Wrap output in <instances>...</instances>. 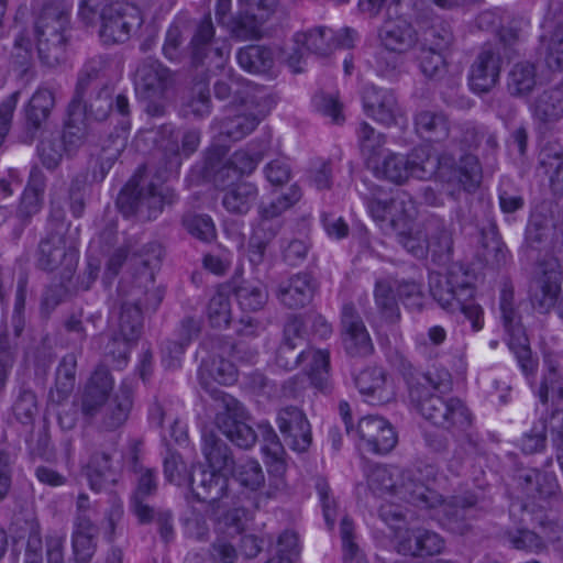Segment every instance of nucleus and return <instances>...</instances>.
<instances>
[{
  "mask_svg": "<svg viewBox=\"0 0 563 563\" xmlns=\"http://www.w3.org/2000/svg\"><path fill=\"white\" fill-rule=\"evenodd\" d=\"M162 247L151 242L130 257L131 278L120 283L119 292L124 297L119 318L118 333L128 340H139L143 327V310L155 311L164 291L155 287V269L159 266Z\"/></svg>",
  "mask_w": 563,
  "mask_h": 563,
  "instance_id": "1",
  "label": "nucleus"
},
{
  "mask_svg": "<svg viewBox=\"0 0 563 563\" xmlns=\"http://www.w3.org/2000/svg\"><path fill=\"white\" fill-rule=\"evenodd\" d=\"M423 383H416L409 387V399L418 412L435 427L449 430L452 428L465 429L472 422V413L466 405L456 397L444 398L431 393H446L452 388V377L445 368L428 371Z\"/></svg>",
  "mask_w": 563,
  "mask_h": 563,
  "instance_id": "2",
  "label": "nucleus"
},
{
  "mask_svg": "<svg viewBox=\"0 0 563 563\" xmlns=\"http://www.w3.org/2000/svg\"><path fill=\"white\" fill-rule=\"evenodd\" d=\"M213 411L217 428L232 443L245 450L255 444L258 433L244 421V408L233 396L213 388ZM257 428L264 454L275 462L282 461L285 450L273 427L268 422H261Z\"/></svg>",
  "mask_w": 563,
  "mask_h": 563,
  "instance_id": "3",
  "label": "nucleus"
},
{
  "mask_svg": "<svg viewBox=\"0 0 563 563\" xmlns=\"http://www.w3.org/2000/svg\"><path fill=\"white\" fill-rule=\"evenodd\" d=\"M233 479L251 492L265 484L263 468L256 460L245 459L236 464L232 450L213 438V486L219 487V499H229L227 504L235 505L239 497L231 488Z\"/></svg>",
  "mask_w": 563,
  "mask_h": 563,
  "instance_id": "4",
  "label": "nucleus"
},
{
  "mask_svg": "<svg viewBox=\"0 0 563 563\" xmlns=\"http://www.w3.org/2000/svg\"><path fill=\"white\" fill-rule=\"evenodd\" d=\"M372 168L377 178L399 186L410 178L430 179L437 172L440 177H446L445 158L433 157L430 148L423 145L413 147L406 155L389 153L382 162H375Z\"/></svg>",
  "mask_w": 563,
  "mask_h": 563,
  "instance_id": "5",
  "label": "nucleus"
},
{
  "mask_svg": "<svg viewBox=\"0 0 563 563\" xmlns=\"http://www.w3.org/2000/svg\"><path fill=\"white\" fill-rule=\"evenodd\" d=\"M210 52L211 15L207 13L188 45L189 64L195 71L188 109L196 117H207L210 113L209 68L206 67Z\"/></svg>",
  "mask_w": 563,
  "mask_h": 563,
  "instance_id": "6",
  "label": "nucleus"
},
{
  "mask_svg": "<svg viewBox=\"0 0 563 563\" xmlns=\"http://www.w3.org/2000/svg\"><path fill=\"white\" fill-rule=\"evenodd\" d=\"M69 22V7L60 0L46 2L34 25L38 56L54 66L64 58L65 31Z\"/></svg>",
  "mask_w": 563,
  "mask_h": 563,
  "instance_id": "7",
  "label": "nucleus"
},
{
  "mask_svg": "<svg viewBox=\"0 0 563 563\" xmlns=\"http://www.w3.org/2000/svg\"><path fill=\"white\" fill-rule=\"evenodd\" d=\"M142 169L121 189L117 205L126 218L137 216L143 219H155L162 212L164 205H170L174 194L168 188L156 187L153 184L143 185Z\"/></svg>",
  "mask_w": 563,
  "mask_h": 563,
  "instance_id": "8",
  "label": "nucleus"
},
{
  "mask_svg": "<svg viewBox=\"0 0 563 563\" xmlns=\"http://www.w3.org/2000/svg\"><path fill=\"white\" fill-rule=\"evenodd\" d=\"M173 84V73L157 59L146 58L135 70V92L146 102L145 110L150 115L159 117L164 113L166 91Z\"/></svg>",
  "mask_w": 563,
  "mask_h": 563,
  "instance_id": "9",
  "label": "nucleus"
},
{
  "mask_svg": "<svg viewBox=\"0 0 563 563\" xmlns=\"http://www.w3.org/2000/svg\"><path fill=\"white\" fill-rule=\"evenodd\" d=\"M234 294L240 307L245 311H258L267 302L268 294L261 283H243L238 285L233 279L218 286L213 295V329L225 328L231 322V300Z\"/></svg>",
  "mask_w": 563,
  "mask_h": 563,
  "instance_id": "10",
  "label": "nucleus"
},
{
  "mask_svg": "<svg viewBox=\"0 0 563 563\" xmlns=\"http://www.w3.org/2000/svg\"><path fill=\"white\" fill-rule=\"evenodd\" d=\"M499 309L505 331L509 336V349L515 353L523 374L527 377H533L538 362L531 356L529 340L521 322V316L514 303V290L507 285L500 291Z\"/></svg>",
  "mask_w": 563,
  "mask_h": 563,
  "instance_id": "11",
  "label": "nucleus"
},
{
  "mask_svg": "<svg viewBox=\"0 0 563 563\" xmlns=\"http://www.w3.org/2000/svg\"><path fill=\"white\" fill-rule=\"evenodd\" d=\"M113 87L104 84L99 88H90L84 96V101L77 115L85 114L96 121H103L108 118L115 119L120 130L124 133L130 129V104L124 95H118L113 102Z\"/></svg>",
  "mask_w": 563,
  "mask_h": 563,
  "instance_id": "12",
  "label": "nucleus"
},
{
  "mask_svg": "<svg viewBox=\"0 0 563 563\" xmlns=\"http://www.w3.org/2000/svg\"><path fill=\"white\" fill-rule=\"evenodd\" d=\"M99 37L106 45L125 43L143 24L137 7L128 2H111L100 12Z\"/></svg>",
  "mask_w": 563,
  "mask_h": 563,
  "instance_id": "13",
  "label": "nucleus"
},
{
  "mask_svg": "<svg viewBox=\"0 0 563 563\" xmlns=\"http://www.w3.org/2000/svg\"><path fill=\"white\" fill-rule=\"evenodd\" d=\"M311 358L308 376L313 387L322 393H330V353L327 350L306 351L282 342L276 351V364L286 371L295 369L303 360Z\"/></svg>",
  "mask_w": 563,
  "mask_h": 563,
  "instance_id": "14",
  "label": "nucleus"
},
{
  "mask_svg": "<svg viewBox=\"0 0 563 563\" xmlns=\"http://www.w3.org/2000/svg\"><path fill=\"white\" fill-rule=\"evenodd\" d=\"M562 279L563 272L556 258L548 257L538 263L530 285V300L540 313H548L555 307Z\"/></svg>",
  "mask_w": 563,
  "mask_h": 563,
  "instance_id": "15",
  "label": "nucleus"
},
{
  "mask_svg": "<svg viewBox=\"0 0 563 563\" xmlns=\"http://www.w3.org/2000/svg\"><path fill=\"white\" fill-rule=\"evenodd\" d=\"M198 424L201 431L202 439V454L206 463H197L192 465V470L189 473L187 485L190 488V495L188 500L190 503L197 501L206 506V511L209 510L210 500V488H211V427L210 419L206 408L203 412L198 411Z\"/></svg>",
  "mask_w": 563,
  "mask_h": 563,
  "instance_id": "16",
  "label": "nucleus"
},
{
  "mask_svg": "<svg viewBox=\"0 0 563 563\" xmlns=\"http://www.w3.org/2000/svg\"><path fill=\"white\" fill-rule=\"evenodd\" d=\"M120 62L110 55H98L90 58L79 71L75 95L70 101V111L75 112L81 107L84 96L90 88H99L120 75Z\"/></svg>",
  "mask_w": 563,
  "mask_h": 563,
  "instance_id": "17",
  "label": "nucleus"
},
{
  "mask_svg": "<svg viewBox=\"0 0 563 563\" xmlns=\"http://www.w3.org/2000/svg\"><path fill=\"white\" fill-rule=\"evenodd\" d=\"M341 338L344 351L352 357L372 354L374 345L354 303L346 302L341 310Z\"/></svg>",
  "mask_w": 563,
  "mask_h": 563,
  "instance_id": "18",
  "label": "nucleus"
},
{
  "mask_svg": "<svg viewBox=\"0 0 563 563\" xmlns=\"http://www.w3.org/2000/svg\"><path fill=\"white\" fill-rule=\"evenodd\" d=\"M38 266L45 271L63 267L64 276H70L78 263V251L67 244L62 233H51L38 246Z\"/></svg>",
  "mask_w": 563,
  "mask_h": 563,
  "instance_id": "19",
  "label": "nucleus"
},
{
  "mask_svg": "<svg viewBox=\"0 0 563 563\" xmlns=\"http://www.w3.org/2000/svg\"><path fill=\"white\" fill-rule=\"evenodd\" d=\"M277 426L286 444L296 452H306L312 442L310 423L297 407L282 408L277 413Z\"/></svg>",
  "mask_w": 563,
  "mask_h": 563,
  "instance_id": "20",
  "label": "nucleus"
},
{
  "mask_svg": "<svg viewBox=\"0 0 563 563\" xmlns=\"http://www.w3.org/2000/svg\"><path fill=\"white\" fill-rule=\"evenodd\" d=\"M362 99L366 114L386 126L396 124L402 115L397 97L390 89L368 85L363 90Z\"/></svg>",
  "mask_w": 563,
  "mask_h": 563,
  "instance_id": "21",
  "label": "nucleus"
},
{
  "mask_svg": "<svg viewBox=\"0 0 563 563\" xmlns=\"http://www.w3.org/2000/svg\"><path fill=\"white\" fill-rule=\"evenodd\" d=\"M478 498L473 493L452 496L438 506L442 511V525L453 533L463 536L471 529L470 521L475 517Z\"/></svg>",
  "mask_w": 563,
  "mask_h": 563,
  "instance_id": "22",
  "label": "nucleus"
},
{
  "mask_svg": "<svg viewBox=\"0 0 563 563\" xmlns=\"http://www.w3.org/2000/svg\"><path fill=\"white\" fill-rule=\"evenodd\" d=\"M516 479L528 498L560 505L562 494L554 474L542 473L537 468H522L518 471Z\"/></svg>",
  "mask_w": 563,
  "mask_h": 563,
  "instance_id": "23",
  "label": "nucleus"
},
{
  "mask_svg": "<svg viewBox=\"0 0 563 563\" xmlns=\"http://www.w3.org/2000/svg\"><path fill=\"white\" fill-rule=\"evenodd\" d=\"M356 432L365 442L367 450L376 454H386L397 444V433L383 417L368 415L357 424Z\"/></svg>",
  "mask_w": 563,
  "mask_h": 563,
  "instance_id": "24",
  "label": "nucleus"
},
{
  "mask_svg": "<svg viewBox=\"0 0 563 563\" xmlns=\"http://www.w3.org/2000/svg\"><path fill=\"white\" fill-rule=\"evenodd\" d=\"M501 67V57L498 51L490 46H484L474 59L468 84L476 93H486L498 82Z\"/></svg>",
  "mask_w": 563,
  "mask_h": 563,
  "instance_id": "25",
  "label": "nucleus"
},
{
  "mask_svg": "<svg viewBox=\"0 0 563 563\" xmlns=\"http://www.w3.org/2000/svg\"><path fill=\"white\" fill-rule=\"evenodd\" d=\"M57 86L53 82H42L33 92L24 107L26 130L32 137L49 119L56 104Z\"/></svg>",
  "mask_w": 563,
  "mask_h": 563,
  "instance_id": "26",
  "label": "nucleus"
},
{
  "mask_svg": "<svg viewBox=\"0 0 563 563\" xmlns=\"http://www.w3.org/2000/svg\"><path fill=\"white\" fill-rule=\"evenodd\" d=\"M318 289V283L309 273L302 272L282 282L276 290L279 302L288 309H301L308 306Z\"/></svg>",
  "mask_w": 563,
  "mask_h": 563,
  "instance_id": "27",
  "label": "nucleus"
},
{
  "mask_svg": "<svg viewBox=\"0 0 563 563\" xmlns=\"http://www.w3.org/2000/svg\"><path fill=\"white\" fill-rule=\"evenodd\" d=\"M354 383L369 405H384L394 399L393 385L387 383L386 374L379 367H368L361 371L355 376Z\"/></svg>",
  "mask_w": 563,
  "mask_h": 563,
  "instance_id": "28",
  "label": "nucleus"
},
{
  "mask_svg": "<svg viewBox=\"0 0 563 563\" xmlns=\"http://www.w3.org/2000/svg\"><path fill=\"white\" fill-rule=\"evenodd\" d=\"M113 388L109 369L98 366L92 373L81 398V411L85 417H95L106 404Z\"/></svg>",
  "mask_w": 563,
  "mask_h": 563,
  "instance_id": "29",
  "label": "nucleus"
},
{
  "mask_svg": "<svg viewBox=\"0 0 563 563\" xmlns=\"http://www.w3.org/2000/svg\"><path fill=\"white\" fill-rule=\"evenodd\" d=\"M379 44L390 51L407 54L418 43L413 25L402 19L385 22L378 31Z\"/></svg>",
  "mask_w": 563,
  "mask_h": 563,
  "instance_id": "30",
  "label": "nucleus"
},
{
  "mask_svg": "<svg viewBox=\"0 0 563 563\" xmlns=\"http://www.w3.org/2000/svg\"><path fill=\"white\" fill-rule=\"evenodd\" d=\"M395 496L419 508H434L441 495L426 486L411 471H402Z\"/></svg>",
  "mask_w": 563,
  "mask_h": 563,
  "instance_id": "31",
  "label": "nucleus"
},
{
  "mask_svg": "<svg viewBox=\"0 0 563 563\" xmlns=\"http://www.w3.org/2000/svg\"><path fill=\"white\" fill-rule=\"evenodd\" d=\"M279 47L251 44L239 49L236 59L241 68L254 75H272Z\"/></svg>",
  "mask_w": 563,
  "mask_h": 563,
  "instance_id": "32",
  "label": "nucleus"
},
{
  "mask_svg": "<svg viewBox=\"0 0 563 563\" xmlns=\"http://www.w3.org/2000/svg\"><path fill=\"white\" fill-rule=\"evenodd\" d=\"M537 169L549 176L555 192H563V145L559 141L541 142Z\"/></svg>",
  "mask_w": 563,
  "mask_h": 563,
  "instance_id": "33",
  "label": "nucleus"
},
{
  "mask_svg": "<svg viewBox=\"0 0 563 563\" xmlns=\"http://www.w3.org/2000/svg\"><path fill=\"white\" fill-rule=\"evenodd\" d=\"M45 187L46 177L43 170L37 165L32 166L27 185L16 208V217L23 225L26 224L30 218L40 212Z\"/></svg>",
  "mask_w": 563,
  "mask_h": 563,
  "instance_id": "34",
  "label": "nucleus"
},
{
  "mask_svg": "<svg viewBox=\"0 0 563 563\" xmlns=\"http://www.w3.org/2000/svg\"><path fill=\"white\" fill-rule=\"evenodd\" d=\"M238 107L261 123L274 107V100L263 86L245 80L242 89H235Z\"/></svg>",
  "mask_w": 563,
  "mask_h": 563,
  "instance_id": "35",
  "label": "nucleus"
},
{
  "mask_svg": "<svg viewBox=\"0 0 563 563\" xmlns=\"http://www.w3.org/2000/svg\"><path fill=\"white\" fill-rule=\"evenodd\" d=\"M98 527L91 519L75 518L71 531V548L75 560L88 563L97 550Z\"/></svg>",
  "mask_w": 563,
  "mask_h": 563,
  "instance_id": "36",
  "label": "nucleus"
},
{
  "mask_svg": "<svg viewBox=\"0 0 563 563\" xmlns=\"http://www.w3.org/2000/svg\"><path fill=\"white\" fill-rule=\"evenodd\" d=\"M217 20L219 25L225 27L231 36L238 40L252 41L264 36L263 25L265 23L250 10L238 15L221 13L217 15Z\"/></svg>",
  "mask_w": 563,
  "mask_h": 563,
  "instance_id": "37",
  "label": "nucleus"
},
{
  "mask_svg": "<svg viewBox=\"0 0 563 563\" xmlns=\"http://www.w3.org/2000/svg\"><path fill=\"white\" fill-rule=\"evenodd\" d=\"M543 362L547 371L534 394L542 405H547L551 400L552 405L556 407L555 410L559 411L563 401V376L558 371L559 362L551 353L544 355Z\"/></svg>",
  "mask_w": 563,
  "mask_h": 563,
  "instance_id": "38",
  "label": "nucleus"
},
{
  "mask_svg": "<svg viewBox=\"0 0 563 563\" xmlns=\"http://www.w3.org/2000/svg\"><path fill=\"white\" fill-rule=\"evenodd\" d=\"M415 130L420 137L440 143L449 137L451 123L443 111L422 110L415 115Z\"/></svg>",
  "mask_w": 563,
  "mask_h": 563,
  "instance_id": "39",
  "label": "nucleus"
},
{
  "mask_svg": "<svg viewBox=\"0 0 563 563\" xmlns=\"http://www.w3.org/2000/svg\"><path fill=\"white\" fill-rule=\"evenodd\" d=\"M219 365L217 366L213 380L222 385H231L236 379V367L234 361H243L242 346L236 343L232 338H218Z\"/></svg>",
  "mask_w": 563,
  "mask_h": 563,
  "instance_id": "40",
  "label": "nucleus"
},
{
  "mask_svg": "<svg viewBox=\"0 0 563 563\" xmlns=\"http://www.w3.org/2000/svg\"><path fill=\"white\" fill-rule=\"evenodd\" d=\"M427 240L429 242V252L438 263H445L450 260L453 252L452 231L445 222L439 218H430L426 221Z\"/></svg>",
  "mask_w": 563,
  "mask_h": 563,
  "instance_id": "41",
  "label": "nucleus"
},
{
  "mask_svg": "<svg viewBox=\"0 0 563 563\" xmlns=\"http://www.w3.org/2000/svg\"><path fill=\"white\" fill-rule=\"evenodd\" d=\"M258 124L255 118L235 106L230 114L219 120L217 129L220 137L236 142L252 133Z\"/></svg>",
  "mask_w": 563,
  "mask_h": 563,
  "instance_id": "42",
  "label": "nucleus"
},
{
  "mask_svg": "<svg viewBox=\"0 0 563 563\" xmlns=\"http://www.w3.org/2000/svg\"><path fill=\"white\" fill-rule=\"evenodd\" d=\"M162 135H168V139L163 140L159 144L162 166L157 170V178L166 181L178 175L181 157L178 144L179 134L172 126L165 125L162 129Z\"/></svg>",
  "mask_w": 563,
  "mask_h": 563,
  "instance_id": "43",
  "label": "nucleus"
},
{
  "mask_svg": "<svg viewBox=\"0 0 563 563\" xmlns=\"http://www.w3.org/2000/svg\"><path fill=\"white\" fill-rule=\"evenodd\" d=\"M294 43L318 56H328L335 48L334 31L327 26H317L306 32H296Z\"/></svg>",
  "mask_w": 563,
  "mask_h": 563,
  "instance_id": "44",
  "label": "nucleus"
},
{
  "mask_svg": "<svg viewBox=\"0 0 563 563\" xmlns=\"http://www.w3.org/2000/svg\"><path fill=\"white\" fill-rule=\"evenodd\" d=\"M217 499V510L213 512V515H217V532L224 534V538H238L244 529V509L238 507V503L235 505L227 504L230 501L229 499H219V496Z\"/></svg>",
  "mask_w": 563,
  "mask_h": 563,
  "instance_id": "45",
  "label": "nucleus"
},
{
  "mask_svg": "<svg viewBox=\"0 0 563 563\" xmlns=\"http://www.w3.org/2000/svg\"><path fill=\"white\" fill-rule=\"evenodd\" d=\"M537 86V67L530 62L516 63L507 76V90L510 96L528 97Z\"/></svg>",
  "mask_w": 563,
  "mask_h": 563,
  "instance_id": "46",
  "label": "nucleus"
},
{
  "mask_svg": "<svg viewBox=\"0 0 563 563\" xmlns=\"http://www.w3.org/2000/svg\"><path fill=\"white\" fill-rule=\"evenodd\" d=\"M131 407L132 387L123 382L113 400L106 408L102 419L103 428L109 431L120 428L126 421Z\"/></svg>",
  "mask_w": 563,
  "mask_h": 563,
  "instance_id": "47",
  "label": "nucleus"
},
{
  "mask_svg": "<svg viewBox=\"0 0 563 563\" xmlns=\"http://www.w3.org/2000/svg\"><path fill=\"white\" fill-rule=\"evenodd\" d=\"M258 197L257 187L252 183H240L228 188L222 197V206L230 213L246 214Z\"/></svg>",
  "mask_w": 563,
  "mask_h": 563,
  "instance_id": "48",
  "label": "nucleus"
},
{
  "mask_svg": "<svg viewBox=\"0 0 563 563\" xmlns=\"http://www.w3.org/2000/svg\"><path fill=\"white\" fill-rule=\"evenodd\" d=\"M482 177V167L478 158L475 155L465 154L452 167L451 175L446 179L448 181L460 184L466 192L471 194L479 187Z\"/></svg>",
  "mask_w": 563,
  "mask_h": 563,
  "instance_id": "49",
  "label": "nucleus"
},
{
  "mask_svg": "<svg viewBox=\"0 0 563 563\" xmlns=\"http://www.w3.org/2000/svg\"><path fill=\"white\" fill-rule=\"evenodd\" d=\"M301 198V189L298 185H291L288 192L278 197L267 206L260 207L261 227L271 231V236L276 235L279 222L267 225L271 220L278 218L284 211L294 206Z\"/></svg>",
  "mask_w": 563,
  "mask_h": 563,
  "instance_id": "50",
  "label": "nucleus"
},
{
  "mask_svg": "<svg viewBox=\"0 0 563 563\" xmlns=\"http://www.w3.org/2000/svg\"><path fill=\"white\" fill-rule=\"evenodd\" d=\"M11 412L14 419L23 426H32L38 413V400L36 394L24 385L13 391Z\"/></svg>",
  "mask_w": 563,
  "mask_h": 563,
  "instance_id": "51",
  "label": "nucleus"
},
{
  "mask_svg": "<svg viewBox=\"0 0 563 563\" xmlns=\"http://www.w3.org/2000/svg\"><path fill=\"white\" fill-rule=\"evenodd\" d=\"M77 357L74 353L66 354L56 369L55 391H51L53 401L62 402L73 393L76 382Z\"/></svg>",
  "mask_w": 563,
  "mask_h": 563,
  "instance_id": "52",
  "label": "nucleus"
},
{
  "mask_svg": "<svg viewBox=\"0 0 563 563\" xmlns=\"http://www.w3.org/2000/svg\"><path fill=\"white\" fill-rule=\"evenodd\" d=\"M374 300L378 312L386 322L395 323L399 321L400 309L390 280H376L374 287Z\"/></svg>",
  "mask_w": 563,
  "mask_h": 563,
  "instance_id": "53",
  "label": "nucleus"
},
{
  "mask_svg": "<svg viewBox=\"0 0 563 563\" xmlns=\"http://www.w3.org/2000/svg\"><path fill=\"white\" fill-rule=\"evenodd\" d=\"M395 230V238L408 253L416 258H424L429 253V242L427 240L426 222L422 227L409 228L407 230H397L394 220L390 221Z\"/></svg>",
  "mask_w": 563,
  "mask_h": 563,
  "instance_id": "54",
  "label": "nucleus"
},
{
  "mask_svg": "<svg viewBox=\"0 0 563 563\" xmlns=\"http://www.w3.org/2000/svg\"><path fill=\"white\" fill-rule=\"evenodd\" d=\"M471 426L472 423L465 429H451L462 432V434L456 438V445L453 452V456L449 463L450 470L455 474H459L466 459L477 455L482 450L478 434L472 431H467Z\"/></svg>",
  "mask_w": 563,
  "mask_h": 563,
  "instance_id": "55",
  "label": "nucleus"
},
{
  "mask_svg": "<svg viewBox=\"0 0 563 563\" xmlns=\"http://www.w3.org/2000/svg\"><path fill=\"white\" fill-rule=\"evenodd\" d=\"M36 155L44 168L56 170L66 157V151L60 142L59 133L44 134L36 145Z\"/></svg>",
  "mask_w": 563,
  "mask_h": 563,
  "instance_id": "56",
  "label": "nucleus"
},
{
  "mask_svg": "<svg viewBox=\"0 0 563 563\" xmlns=\"http://www.w3.org/2000/svg\"><path fill=\"white\" fill-rule=\"evenodd\" d=\"M77 111H70V104L68 106V120L64 124L63 132L59 134L60 142L66 151V157L70 158L77 154L79 148L87 141L88 132L86 124L80 121L77 122Z\"/></svg>",
  "mask_w": 563,
  "mask_h": 563,
  "instance_id": "57",
  "label": "nucleus"
},
{
  "mask_svg": "<svg viewBox=\"0 0 563 563\" xmlns=\"http://www.w3.org/2000/svg\"><path fill=\"white\" fill-rule=\"evenodd\" d=\"M453 288L459 300H468L474 297L475 275L460 263L452 264L443 275Z\"/></svg>",
  "mask_w": 563,
  "mask_h": 563,
  "instance_id": "58",
  "label": "nucleus"
},
{
  "mask_svg": "<svg viewBox=\"0 0 563 563\" xmlns=\"http://www.w3.org/2000/svg\"><path fill=\"white\" fill-rule=\"evenodd\" d=\"M405 55L406 54L390 51L380 45L375 52L371 65L380 77L395 79L401 73L405 64Z\"/></svg>",
  "mask_w": 563,
  "mask_h": 563,
  "instance_id": "59",
  "label": "nucleus"
},
{
  "mask_svg": "<svg viewBox=\"0 0 563 563\" xmlns=\"http://www.w3.org/2000/svg\"><path fill=\"white\" fill-rule=\"evenodd\" d=\"M357 139L362 155L365 157L367 165H373L376 156L379 155L386 143V136L377 132L367 122H362L357 129Z\"/></svg>",
  "mask_w": 563,
  "mask_h": 563,
  "instance_id": "60",
  "label": "nucleus"
},
{
  "mask_svg": "<svg viewBox=\"0 0 563 563\" xmlns=\"http://www.w3.org/2000/svg\"><path fill=\"white\" fill-rule=\"evenodd\" d=\"M363 183L368 189V194L364 195V199L372 218L378 222L385 221L391 214L397 200L394 198L384 199L385 191L380 186L368 184L367 181Z\"/></svg>",
  "mask_w": 563,
  "mask_h": 563,
  "instance_id": "61",
  "label": "nucleus"
},
{
  "mask_svg": "<svg viewBox=\"0 0 563 563\" xmlns=\"http://www.w3.org/2000/svg\"><path fill=\"white\" fill-rule=\"evenodd\" d=\"M87 475L92 489L99 490L104 483L114 482L111 456L104 452L95 453L88 464Z\"/></svg>",
  "mask_w": 563,
  "mask_h": 563,
  "instance_id": "62",
  "label": "nucleus"
},
{
  "mask_svg": "<svg viewBox=\"0 0 563 563\" xmlns=\"http://www.w3.org/2000/svg\"><path fill=\"white\" fill-rule=\"evenodd\" d=\"M186 29V21L183 19L175 20L167 29L163 45V54L169 62L178 63L181 60V47L185 41Z\"/></svg>",
  "mask_w": 563,
  "mask_h": 563,
  "instance_id": "63",
  "label": "nucleus"
},
{
  "mask_svg": "<svg viewBox=\"0 0 563 563\" xmlns=\"http://www.w3.org/2000/svg\"><path fill=\"white\" fill-rule=\"evenodd\" d=\"M545 46V63L551 70L563 69V24L555 26L550 38L541 36Z\"/></svg>",
  "mask_w": 563,
  "mask_h": 563,
  "instance_id": "64",
  "label": "nucleus"
}]
</instances>
